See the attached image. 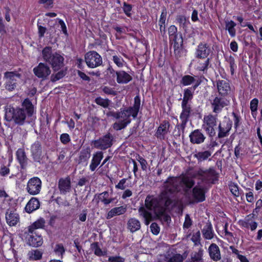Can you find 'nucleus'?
<instances>
[{"label":"nucleus","instance_id":"obj_1","mask_svg":"<svg viewBox=\"0 0 262 262\" xmlns=\"http://www.w3.org/2000/svg\"><path fill=\"white\" fill-rule=\"evenodd\" d=\"M140 107V99L138 96L134 98L133 106L126 109H121L119 112L110 111L106 113L108 117H113L118 121L115 122L113 128L116 130H120L125 128L131 122L130 117L136 118Z\"/></svg>","mask_w":262,"mask_h":262},{"label":"nucleus","instance_id":"obj_2","mask_svg":"<svg viewBox=\"0 0 262 262\" xmlns=\"http://www.w3.org/2000/svg\"><path fill=\"white\" fill-rule=\"evenodd\" d=\"M194 181L192 178L188 176L182 177H169L163 184L164 189L161 193L162 196L171 201L177 202L173 199V194L180 191L185 186L190 189L194 185Z\"/></svg>","mask_w":262,"mask_h":262},{"label":"nucleus","instance_id":"obj_3","mask_svg":"<svg viewBox=\"0 0 262 262\" xmlns=\"http://www.w3.org/2000/svg\"><path fill=\"white\" fill-rule=\"evenodd\" d=\"M34 105L31 101L25 99L21 104V107L10 108L6 112V118L8 121L13 120L16 123L22 125L26 122V119L35 113Z\"/></svg>","mask_w":262,"mask_h":262},{"label":"nucleus","instance_id":"obj_4","mask_svg":"<svg viewBox=\"0 0 262 262\" xmlns=\"http://www.w3.org/2000/svg\"><path fill=\"white\" fill-rule=\"evenodd\" d=\"M145 205L147 209L153 211L159 217L165 216L166 212L172 209L176 205V202L163 197L161 193L158 197L147 195L145 200Z\"/></svg>","mask_w":262,"mask_h":262},{"label":"nucleus","instance_id":"obj_5","mask_svg":"<svg viewBox=\"0 0 262 262\" xmlns=\"http://www.w3.org/2000/svg\"><path fill=\"white\" fill-rule=\"evenodd\" d=\"M42 55L43 60L51 66L54 71H58L64 66V57L57 52L53 53L51 47H45Z\"/></svg>","mask_w":262,"mask_h":262},{"label":"nucleus","instance_id":"obj_6","mask_svg":"<svg viewBox=\"0 0 262 262\" xmlns=\"http://www.w3.org/2000/svg\"><path fill=\"white\" fill-rule=\"evenodd\" d=\"M169 37L173 45L174 54L177 57L181 56L182 47L183 45V38L181 34H177V28L174 25H171L168 29Z\"/></svg>","mask_w":262,"mask_h":262},{"label":"nucleus","instance_id":"obj_7","mask_svg":"<svg viewBox=\"0 0 262 262\" xmlns=\"http://www.w3.org/2000/svg\"><path fill=\"white\" fill-rule=\"evenodd\" d=\"M21 75L16 71L6 72L4 73L5 88L9 91L14 90L20 83Z\"/></svg>","mask_w":262,"mask_h":262},{"label":"nucleus","instance_id":"obj_8","mask_svg":"<svg viewBox=\"0 0 262 262\" xmlns=\"http://www.w3.org/2000/svg\"><path fill=\"white\" fill-rule=\"evenodd\" d=\"M217 115L208 114L204 117L202 128L209 137L212 138L215 135V128L217 125Z\"/></svg>","mask_w":262,"mask_h":262},{"label":"nucleus","instance_id":"obj_9","mask_svg":"<svg viewBox=\"0 0 262 262\" xmlns=\"http://www.w3.org/2000/svg\"><path fill=\"white\" fill-rule=\"evenodd\" d=\"M192 178H198L203 182H209L214 180L215 176V171L213 168H210L207 170L200 168L193 171L189 174Z\"/></svg>","mask_w":262,"mask_h":262},{"label":"nucleus","instance_id":"obj_10","mask_svg":"<svg viewBox=\"0 0 262 262\" xmlns=\"http://www.w3.org/2000/svg\"><path fill=\"white\" fill-rule=\"evenodd\" d=\"M85 61L86 65L90 68H95L102 64L101 56L96 51L88 52L85 55Z\"/></svg>","mask_w":262,"mask_h":262},{"label":"nucleus","instance_id":"obj_11","mask_svg":"<svg viewBox=\"0 0 262 262\" xmlns=\"http://www.w3.org/2000/svg\"><path fill=\"white\" fill-rule=\"evenodd\" d=\"M210 103L212 112L217 115L224 107L229 105L230 102L224 97L216 96L211 101Z\"/></svg>","mask_w":262,"mask_h":262},{"label":"nucleus","instance_id":"obj_12","mask_svg":"<svg viewBox=\"0 0 262 262\" xmlns=\"http://www.w3.org/2000/svg\"><path fill=\"white\" fill-rule=\"evenodd\" d=\"M181 106L182 111L180 116L181 123L178 125V127L181 129L183 132L186 127V123L192 113V109L190 104H182Z\"/></svg>","mask_w":262,"mask_h":262},{"label":"nucleus","instance_id":"obj_13","mask_svg":"<svg viewBox=\"0 0 262 262\" xmlns=\"http://www.w3.org/2000/svg\"><path fill=\"white\" fill-rule=\"evenodd\" d=\"M41 188V181L38 177L30 179L27 183L26 190L27 192L33 195L39 193Z\"/></svg>","mask_w":262,"mask_h":262},{"label":"nucleus","instance_id":"obj_14","mask_svg":"<svg viewBox=\"0 0 262 262\" xmlns=\"http://www.w3.org/2000/svg\"><path fill=\"white\" fill-rule=\"evenodd\" d=\"M113 139V136L110 133H108L98 140L95 141L94 145L97 148L105 150L112 145Z\"/></svg>","mask_w":262,"mask_h":262},{"label":"nucleus","instance_id":"obj_15","mask_svg":"<svg viewBox=\"0 0 262 262\" xmlns=\"http://www.w3.org/2000/svg\"><path fill=\"white\" fill-rule=\"evenodd\" d=\"M232 126V122L229 119L225 118L224 120L220 122L218 126V138H223L228 136Z\"/></svg>","mask_w":262,"mask_h":262},{"label":"nucleus","instance_id":"obj_16","mask_svg":"<svg viewBox=\"0 0 262 262\" xmlns=\"http://www.w3.org/2000/svg\"><path fill=\"white\" fill-rule=\"evenodd\" d=\"M34 74L39 78L46 79L50 75L51 70L46 63H39L33 69Z\"/></svg>","mask_w":262,"mask_h":262},{"label":"nucleus","instance_id":"obj_17","mask_svg":"<svg viewBox=\"0 0 262 262\" xmlns=\"http://www.w3.org/2000/svg\"><path fill=\"white\" fill-rule=\"evenodd\" d=\"M189 138L191 143L200 144L204 142L206 137L200 129H196L190 133Z\"/></svg>","mask_w":262,"mask_h":262},{"label":"nucleus","instance_id":"obj_18","mask_svg":"<svg viewBox=\"0 0 262 262\" xmlns=\"http://www.w3.org/2000/svg\"><path fill=\"white\" fill-rule=\"evenodd\" d=\"M209 255L213 261H218L221 260L222 256L220 249L219 246L214 244H211L208 249Z\"/></svg>","mask_w":262,"mask_h":262},{"label":"nucleus","instance_id":"obj_19","mask_svg":"<svg viewBox=\"0 0 262 262\" xmlns=\"http://www.w3.org/2000/svg\"><path fill=\"white\" fill-rule=\"evenodd\" d=\"M205 192L203 187L195 186L192 189V197L195 202H202L205 200Z\"/></svg>","mask_w":262,"mask_h":262},{"label":"nucleus","instance_id":"obj_20","mask_svg":"<svg viewBox=\"0 0 262 262\" xmlns=\"http://www.w3.org/2000/svg\"><path fill=\"white\" fill-rule=\"evenodd\" d=\"M58 188L61 194H66L71 189V180L69 177L60 179L58 182Z\"/></svg>","mask_w":262,"mask_h":262},{"label":"nucleus","instance_id":"obj_21","mask_svg":"<svg viewBox=\"0 0 262 262\" xmlns=\"http://www.w3.org/2000/svg\"><path fill=\"white\" fill-rule=\"evenodd\" d=\"M6 220L7 223L10 226H15L19 220V215L15 211L7 210L6 213Z\"/></svg>","mask_w":262,"mask_h":262},{"label":"nucleus","instance_id":"obj_22","mask_svg":"<svg viewBox=\"0 0 262 262\" xmlns=\"http://www.w3.org/2000/svg\"><path fill=\"white\" fill-rule=\"evenodd\" d=\"M210 53V49L206 44H200L196 50L195 56L199 58H206Z\"/></svg>","mask_w":262,"mask_h":262},{"label":"nucleus","instance_id":"obj_23","mask_svg":"<svg viewBox=\"0 0 262 262\" xmlns=\"http://www.w3.org/2000/svg\"><path fill=\"white\" fill-rule=\"evenodd\" d=\"M32 155L34 160L39 161L42 155L41 144L38 141L34 143L31 147Z\"/></svg>","mask_w":262,"mask_h":262},{"label":"nucleus","instance_id":"obj_24","mask_svg":"<svg viewBox=\"0 0 262 262\" xmlns=\"http://www.w3.org/2000/svg\"><path fill=\"white\" fill-rule=\"evenodd\" d=\"M217 88L219 94L223 96L227 95L230 91V86L229 82L224 80L217 81Z\"/></svg>","mask_w":262,"mask_h":262},{"label":"nucleus","instance_id":"obj_25","mask_svg":"<svg viewBox=\"0 0 262 262\" xmlns=\"http://www.w3.org/2000/svg\"><path fill=\"white\" fill-rule=\"evenodd\" d=\"M116 80L118 83L126 84L132 80V76L124 71L116 72Z\"/></svg>","mask_w":262,"mask_h":262},{"label":"nucleus","instance_id":"obj_26","mask_svg":"<svg viewBox=\"0 0 262 262\" xmlns=\"http://www.w3.org/2000/svg\"><path fill=\"white\" fill-rule=\"evenodd\" d=\"M202 233L203 237L205 239H212L215 236L212 225L210 222H208L206 224L202 230Z\"/></svg>","mask_w":262,"mask_h":262},{"label":"nucleus","instance_id":"obj_27","mask_svg":"<svg viewBox=\"0 0 262 262\" xmlns=\"http://www.w3.org/2000/svg\"><path fill=\"white\" fill-rule=\"evenodd\" d=\"M183 258L180 254L170 255H160L158 262H183Z\"/></svg>","mask_w":262,"mask_h":262},{"label":"nucleus","instance_id":"obj_28","mask_svg":"<svg viewBox=\"0 0 262 262\" xmlns=\"http://www.w3.org/2000/svg\"><path fill=\"white\" fill-rule=\"evenodd\" d=\"M103 158V155L102 151H97L93 155L91 163L90 165V169L92 171L95 170Z\"/></svg>","mask_w":262,"mask_h":262},{"label":"nucleus","instance_id":"obj_29","mask_svg":"<svg viewBox=\"0 0 262 262\" xmlns=\"http://www.w3.org/2000/svg\"><path fill=\"white\" fill-rule=\"evenodd\" d=\"M180 83L184 86H187L194 83V85L192 86L193 91L196 89L200 83L198 80H196L193 77L188 75L184 76L182 78Z\"/></svg>","mask_w":262,"mask_h":262},{"label":"nucleus","instance_id":"obj_30","mask_svg":"<svg viewBox=\"0 0 262 262\" xmlns=\"http://www.w3.org/2000/svg\"><path fill=\"white\" fill-rule=\"evenodd\" d=\"M170 124L167 121H164L159 126L156 132V136L158 138L163 139L164 136L169 132Z\"/></svg>","mask_w":262,"mask_h":262},{"label":"nucleus","instance_id":"obj_31","mask_svg":"<svg viewBox=\"0 0 262 262\" xmlns=\"http://www.w3.org/2000/svg\"><path fill=\"white\" fill-rule=\"evenodd\" d=\"M127 208L125 206L115 207L108 211L106 215L107 219H110L116 215L123 214L126 212Z\"/></svg>","mask_w":262,"mask_h":262},{"label":"nucleus","instance_id":"obj_32","mask_svg":"<svg viewBox=\"0 0 262 262\" xmlns=\"http://www.w3.org/2000/svg\"><path fill=\"white\" fill-rule=\"evenodd\" d=\"M40 203L38 200L35 198H31L25 207V210L28 213H31L38 209Z\"/></svg>","mask_w":262,"mask_h":262},{"label":"nucleus","instance_id":"obj_33","mask_svg":"<svg viewBox=\"0 0 262 262\" xmlns=\"http://www.w3.org/2000/svg\"><path fill=\"white\" fill-rule=\"evenodd\" d=\"M127 229L132 233L139 230L141 228L140 221L135 218H130L127 222Z\"/></svg>","mask_w":262,"mask_h":262},{"label":"nucleus","instance_id":"obj_34","mask_svg":"<svg viewBox=\"0 0 262 262\" xmlns=\"http://www.w3.org/2000/svg\"><path fill=\"white\" fill-rule=\"evenodd\" d=\"M203 255V250L200 248L198 252L191 253L190 258L187 260V262H204Z\"/></svg>","mask_w":262,"mask_h":262},{"label":"nucleus","instance_id":"obj_35","mask_svg":"<svg viewBox=\"0 0 262 262\" xmlns=\"http://www.w3.org/2000/svg\"><path fill=\"white\" fill-rule=\"evenodd\" d=\"M139 215L142 216L145 221V224L148 225L149 223L152 221V214L151 213L146 210V209L143 207H141L138 210Z\"/></svg>","mask_w":262,"mask_h":262},{"label":"nucleus","instance_id":"obj_36","mask_svg":"<svg viewBox=\"0 0 262 262\" xmlns=\"http://www.w3.org/2000/svg\"><path fill=\"white\" fill-rule=\"evenodd\" d=\"M45 221L43 219H39L28 227V233L33 234L35 229L42 228L45 226Z\"/></svg>","mask_w":262,"mask_h":262},{"label":"nucleus","instance_id":"obj_37","mask_svg":"<svg viewBox=\"0 0 262 262\" xmlns=\"http://www.w3.org/2000/svg\"><path fill=\"white\" fill-rule=\"evenodd\" d=\"M167 13L165 11L163 10L160 16V19L159 20V26L160 27V31L161 33V35L164 36L165 35L166 31V26H165V20L166 18Z\"/></svg>","mask_w":262,"mask_h":262},{"label":"nucleus","instance_id":"obj_38","mask_svg":"<svg viewBox=\"0 0 262 262\" xmlns=\"http://www.w3.org/2000/svg\"><path fill=\"white\" fill-rule=\"evenodd\" d=\"M30 237L28 239L29 244L30 246L33 247H38L42 243V238L41 236L34 235L31 234Z\"/></svg>","mask_w":262,"mask_h":262},{"label":"nucleus","instance_id":"obj_39","mask_svg":"<svg viewBox=\"0 0 262 262\" xmlns=\"http://www.w3.org/2000/svg\"><path fill=\"white\" fill-rule=\"evenodd\" d=\"M17 159L22 167L26 164L27 158L26 156L25 151L21 148H19L16 151Z\"/></svg>","mask_w":262,"mask_h":262},{"label":"nucleus","instance_id":"obj_40","mask_svg":"<svg viewBox=\"0 0 262 262\" xmlns=\"http://www.w3.org/2000/svg\"><path fill=\"white\" fill-rule=\"evenodd\" d=\"M191 89L192 88H190L184 90L182 104H190L189 101H190L193 97V92Z\"/></svg>","mask_w":262,"mask_h":262},{"label":"nucleus","instance_id":"obj_41","mask_svg":"<svg viewBox=\"0 0 262 262\" xmlns=\"http://www.w3.org/2000/svg\"><path fill=\"white\" fill-rule=\"evenodd\" d=\"M236 24L232 20L225 21L226 29L228 30L230 35L231 37H234L236 34L235 27Z\"/></svg>","mask_w":262,"mask_h":262},{"label":"nucleus","instance_id":"obj_42","mask_svg":"<svg viewBox=\"0 0 262 262\" xmlns=\"http://www.w3.org/2000/svg\"><path fill=\"white\" fill-rule=\"evenodd\" d=\"M211 155V152L210 150H206L204 151H199L196 153L194 157L199 161H203L207 160Z\"/></svg>","mask_w":262,"mask_h":262},{"label":"nucleus","instance_id":"obj_43","mask_svg":"<svg viewBox=\"0 0 262 262\" xmlns=\"http://www.w3.org/2000/svg\"><path fill=\"white\" fill-rule=\"evenodd\" d=\"M91 154L89 149L82 150L80 154L79 162L86 163L90 158Z\"/></svg>","mask_w":262,"mask_h":262},{"label":"nucleus","instance_id":"obj_44","mask_svg":"<svg viewBox=\"0 0 262 262\" xmlns=\"http://www.w3.org/2000/svg\"><path fill=\"white\" fill-rule=\"evenodd\" d=\"M28 256L31 260H38L41 258L42 253L40 251L35 250L29 252Z\"/></svg>","mask_w":262,"mask_h":262},{"label":"nucleus","instance_id":"obj_45","mask_svg":"<svg viewBox=\"0 0 262 262\" xmlns=\"http://www.w3.org/2000/svg\"><path fill=\"white\" fill-rule=\"evenodd\" d=\"M66 74V70H60L56 74H53L51 76V81L55 82L63 78Z\"/></svg>","mask_w":262,"mask_h":262},{"label":"nucleus","instance_id":"obj_46","mask_svg":"<svg viewBox=\"0 0 262 262\" xmlns=\"http://www.w3.org/2000/svg\"><path fill=\"white\" fill-rule=\"evenodd\" d=\"M95 102L96 104L104 108H107L109 106L110 103V101L108 99H104L101 97L96 98L95 100Z\"/></svg>","mask_w":262,"mask_h":262},{"label":"nucleus","instance_id":"obj_47","mask_svg":"<svg viewBox=\"0 0 262 262\" xmlns=\"http://www.w3.org/2000/svg\"><path fill=\"white\" fill-rule=\"evenodd\" d=\"M210 63V58H207L204 62H202L200 60L198 61V69L200 71H207L208 68V66Z\"/></svg>","mask_w":262,"mask_h":262},{"label":"nucleus","instance_id":"obj_48","mask_svg":"<svg viewBox=\"0 0 262 262\" xmlns=\"http://www.w3.org/2000/svg\"><path fill=\"white\" fill-rule=\"evenodd\" d=\"M91 248L94 251V252L95 255L99 256L103 255V252L99 247L98 243H94L92 244Z\"/></svg>","mask_w":262,"mask_h":262},{"label":"nucleus","instance_id":"obj_49","mask_svg":"<svg viewBox=\"0 0 262 262\" xmlns=\"http://www.w3.org/2000/svg\"><path fill=\"white\" fill-rule=\"evenodd\" d=\"M227 62L229 63L230 68L231 74H233L235 69L236 68V65L235 63V60L233 57L230 56L227 59Z\"/></svg>","mask_w":262,"mask_h":262},{"label":"nucleus","instance_id":"obj_50","mask_svg":"<svg viewBox=\"0 0 262 262\" xmlns=\"http://www.w3.org/2000/svg\"><path fill=\"white\" fill-rule=\"evenodd\" d=\"M191 241L194 243L195 245H199L200 244L201 239V233L198 231L194 233L191 238Z\"/></svg>","mask_w":262,"mask_h":262},{"label":"nucleus","instance_id":"obj_51","mask_svg":"<svg viewBox=\"0 0 262 262\" xmlns=\"http://www.w3.org/2000/svg\"><path fill=\"white\" fill-rule=\"evenodd\" d=\"M113 59L118 67H122L123 66L124 61L121 57L114 55L113 56Z\"/></svg>","mask_w":262,"mask_h":262},{"label":"nucleus","instance_id":"obj_52","mask_svg":"<svg viewBox=\"0 0 262 262\" xmlns=\"http://www.w3.org/2000/svg\"><path fill=\"white\" fill-rule=\"evenodd\" d=\"M137 160L140 163L143 170L146 171L147 169V162L140 156L138 155L137 157Z\"/></svg>","mask_w":262,"mask_h":262},{"label":"nucleus","instance_id":"obj_53","mask_svg":"<svg viewBox=\"0 0 262 262\" xmlns=\"http://www.w3.org/2000/svg\"><path fill=\"white\" fill-rule=\"evenodd\" d=\"M54 251L56 254L62 256L64 253L65 250L62 244H57L55 247Z\"/></svg>","mask_w":262,"mask_h":262},{"label":"nucleus","instance_id":"obj_54","mask_svg":"<svg viewBox=\"0 0 262 262\" xmlns=\"http://www.w3.org/2000/svg\"><path fill=\"white\" fill-rule=\"evenodd\" d=\"M177 20L179 23L180 26L183 27H186L188 23L185 16L183 15H179L177 17Z\"/></svg>","mask_w":262,"mask_h":262},{"label":"nucleus","instance_id":"obj_55","mask_svg":"<svg viewBox=\"0 0 262 262\" xmlns=\"http://www.w3.org/2000/svg\"><path fill=\"white\" fill-rule=\"evenodd\" d=\"M127 179H121L118 184L115 186L116 188L121 190L125 189L127 186L126 185Z\"/></svg>","mask_w":262,"mask_h":262},{"label":"nucleus","instance_id":"obj_56","mask_svg":"<svg viewBox=\"0 0 262 262\" xmlns=\"http://www.w3.org/2000/svg\"><path fill=\"white\" fill-rule=\"evenodd\" d=\"M258 100L256 98L252 99L250 102V110L253 114V112H256L257 110V106Z\"/></svg>","mask_w":262,"mask_h":262},{"label":"nucleus","instance_id":"obj_57","mask_svg":"<svg viewBox=\"0 0 262 262\" xmlns=\"http://www.w3.org/2000/svg\"><path fill=\"white\" fill-rule=\"evenodd\" d=\"M253 221L248 216L244 221L242 222V225L247 228H250L252 223H253Z\"/></svg>","mask_w":262,"mask_h":262},{"label":"nucleus","instance_id":"obj_58","mask_svg":"<svg viewBox=\"0 0 262 262\" xmlns=\"http://www.w3.org/2000/svg\"><path fill=\"white\" fill-rule=\"evenodd\" d=\"M151 232L157 235L160 232V228L158 224L156 223H152L150 226Z\"/></svg>","mask_w":262,"mask_h":262},{"label":"nucleus","instance_id":"obj_59","mask_svg":"<svg viewBox=\"0 0 262 262\" xmlns=\"http://www.w3.org/2000/svg\"><path fill=\"white\" fill-rule=\"evenodd\" d=\"M192 225V221L188 214H186L185 217V221L183 224V228L188 229Z\"/></svg>","mask_w":262,"mask_h":262},{"label":"nucleus","instance_id":"obj_60","mask_svg":"<svg viewBox=\"0 0 262 262\" xmlns=\"http://www.w3.org/2000/svg\"><path fill=\"white\" fill-rule=\"evenodd\" d=\"M108 261V262H124L125 259L119 256H110Z\"/></svg>","mask_w":262,"mask_h":262},{"label":"nucleus","instance_id":"obj_61","mask_svg":"<svg viewBox=\"0 0 262 262\" xmlns=\"http://www.w3.org/2000/svg\"><path fill=\"white\" fill-rule=\"evenodd\" d=\"M123 9L124 12L126 14V15L128 16H129L130 15V12L132 9V6L130 5L127 4L126 3H124Z\"/></svg>","mask_w":262,"mask_h":262},{"label":"nucleus","instance_id":"obj_62","mask_svg":"<svg viewBox=\"0 0 262 262\" xmlns=\"http://www.w3.org/2000/svg\"><path fill=\"white\" fill-rule=\"evenodd\" d=\"M230 189L231 192V193L235 196H238L239 195V191L237 186L235 185H231L230 186Z\"/></svg>","mask_w":262,"mask_h":262},{"label":"nucleus","instance_id":"obj_63","mask_svg":"<svg viewBox=\"0 0 262 262\" xmlns=\"http://www.w3.org/2000/svg\"><path fill=\"white\" fill-rule=\"evenodd\" d=\"M61 142L64 144H67L70 141V136L68 134H62L60 136Z\"/></svg>","mask_w":262,"mask_h":262},{"label":"nucleus","instance_id":"obj_64","mask_svg":"<svg viewBox=\"0 0 262 262\" xmlns=\"http://www.w3.org/2000/svg\"><path fill=\"white\" fill-rule=\"evenodd\" d=\"M103 92L106 94L109 95H116V92L113 90L112 88L108 87V86H104L102 89Z\"/></svg>","mask_w":262,"mask_h":262}]
</instances>
